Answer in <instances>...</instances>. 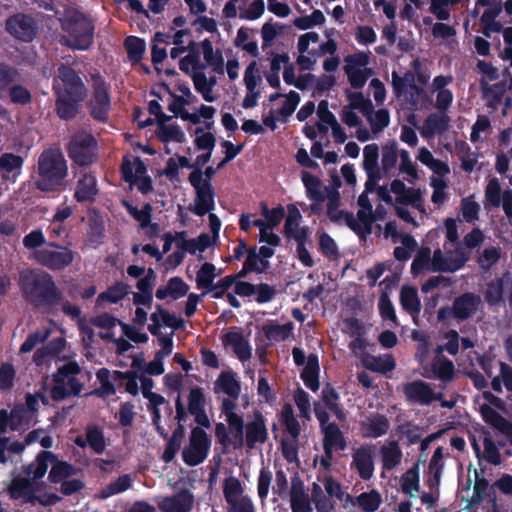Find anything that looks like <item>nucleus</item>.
Listing matches in <instances>:
<instances>
[{"label": "nucleus", "mask_w": 512, "mask_h": 512, "mask_svg": "<svg viewBox=\"0 0 512 512\" xmlns=\"http://www.w3.org/2000/svg\"><path fill=\"white\" fill-rule=\"evenodd\" d=\"M97 179L91 172L84 173L77 181L74 199L78 203H93L98 195Z\"/></svg>", "instance_id": "4be33fe9"}, {"label": "nucleus", "mask_w": 512, "mask_h": 512, "mask_svg": "<svg viewBox=\"0 0 512 512\" xmlns=\"http://www.w3.org/2000/svg\"><path fill=\"white\" fill-rule=\"evenodd\" d=\"M319 360L316 354H309L307 357L306 366L303 368L300 378L305 386L313 392L319 389Z\"/></svg>", "instance_id": "c756f323"}, {"label": "nucleus", "mask_w": 512, "mask_h": 512, "mask_svg": "<svg viewBox=\"0 0 512 512\" xmlns=\"http://www.w3.org/2000/svg\"><path fill=\"white\" fill-rule=\"evenodd\" d=\"M325 191L327 192V216L333 223H340L345 221V224L351 229L356 230L358 222L355 219L353 213L344 210H339L340 206V194L336 189H331L326 186Z\"/></svg>", "instance_id": "a211bd4d"}, {"label": "nucleus", "mask_w": 512, "mask_h": 512, "mask_svg": "<svg viewBox=\"0 0 512 512\" xmlns=\"http://www.w3.org/2000/svg\"><path fill=\"white\" fill-rule=\"evenodd\" d=\"M254 268L251 264V261H244L242 265V269L236 273L228 275L232 277L235 281L234 285V293L239 297H251L255 296V301L259 304H264L272 301L276 294L277 290L275 286L270 285L268 283H259L252 284L247 281H241L240 279L245 278L248 274L254 273Z\"/></svg>", "instance_id": "0eeeda50"}, {"label": "nucleus", "mask_w": 512, "mask_h": 512, "mask_svg": "<svg viewBox=\"0 0 512 512\" xmlns=\"http://www.w3.org/2000/svg\"><path fill=\"white\" fill-rule=\"evenodd\" d=\"M401 244L402 246H397L394 248L393 255L398 261H407L412 252L417 248V241L410 234H405L401 236Z\"/></svg>", "instance_id": "6e6d98bb"}, {"label": "nucleus", "mask_w": 512, "mask_h": 512, "mask_svg": "<svg viewBox=\"0 0 512 512\" xmlns=\"http://www.w3.org/2000/svg\"><path fill=\"white\" fill-rule=\"evenodd\" d=\"M86 439L89 447L96 453L102 454L106 448V441L103 431L98 426H88Z\"/></svg>", "instance_id": "864d4df0"}, {"label": "nucleus", "mask_w": 512, "mask_h": 512, "mask_svg": "<svg viewBox=\"0 0 512 512\" xmlns=\"http://www.w3.org/2000/svg\"><path fill=\"white\" fill-rule=\"evenodd\" d=\"M214 393H223L232 399H238L241 393V384L232 370L222 371L214 382Z\"/></svg>", "instance_id": "5701e85b"}, {"label": "nucleus", "mask_w": 512, "mask_h": 512, "mask_svg": "<svg viewBox=\"0 0 512 512\" xmlns=\"http://www.w3.org/2000/svg\"><path fill=\"white\" fill-rule=\"evenodd\" d=\"M352 465L362 480H370L374 472L373 456L370 448L360 447L353 453Z\"/></svg>", "instance_id": "bb28decb"}, {"label": "nucleus", "mask_w": 512, "mask_h": 512, "mask_svg": "<svg viewBox=\"0 0 512 512\" xmlns=\"http://www.w3.org/2000/svg\"><path fill=\"white\" fill-rule=\"evenodd\" d=\"M405 399L412 404L428 406L432 403V386L423 380H413L403 385Z\"/></svg>", "instance_id": "6ab92c4d"}, {"label": "nucleus", "mask_w": 512, "mask_h": 512, "mask_svg": "<svg viewBox=\"0 0 512 512\" xmlns=\"http://www.w3.org/2000/svg\"><path fill=\"white\" fill-rule=\"evenodd\" d=\"M188 180L195 190L194 204H190L188 210L200 217L212 212L215 209L214 187L199 185V178L196 173L189 174Z\"/></svg>", "instance_id": "4468645a"}, {"label": "nucleus", "mask_w": 512, "mask_h": 512, "mask_svg": "<svg viewBox=\"0 0 512 512\" xmlns=\"http://www.w3.org/2000/svg\"><path fill=\"white\" fill-rule=\"evenodd\" d=\"M75 473L76 468L72 464L66 461L58 460L56 458L52 462V467L48 475V480L53 484H57L65 480L66 478L74 475Z\"/></svg>", "instance_id": "c03bdc74"}, {"label": "nucleus", "mask_w": 512, "mask_h": 512, "mask_svg": "<svg viewBox=\"0 0 512 512\" xmlns=\"http://www.w3.org/2000/svg\"><path fill=\"white\" fill-rule=\"evenodd\" d=\"M38 26L31 15L17 13L6 20V31L18 40L31 42L37 34Z\"/></svg>", "instance_id": "dca6fc26"}, {"label": "nucleus", "mask_w": 512, "mask_h": 512, "mask_svg": "<svg viewBox=\"0 0 512 512\" xmlns=\"http://www.w3.org/2000/svg\"><path fill=\"white\" fill-rule=\"evenodd\" d=\"M434 253L431 254V249L428 246H422L416 253L412 264L411 273L418 275L423 271H430L433 267Z\"/></svg>", "instance_id": "a19ab883"}, {"label": "nucleus", "mask_w": 512, "mask_h": 512, "mask_svg": "<svg viewBox=\"0 0 512 512\" xmlns=\"http://www.w3.org/2000/svg\"><path fill=\"white\" fill-rule=\"evenodd\" d=\"M294 325L292 322L285 324H276L273 322L266 323L262 326L264 336L270 341H283L290 337Z\"/></svg>", "instance_id": "58836bf2"}, {"label": "nucleus", "mask_w": 512, "mask_h": 512, "mask_svg": "<svg viewBox=\"0 0 512 512\" xmlns=\"http://www.w3.org/2000/svg\"><path fill=\"white\" fill-rule=\"evenodd\" d=\"M266 418L259 410L253 411V418L245 425L244 445L253 449L257 444H264L268 440Z\"/></svg>", "instance_id": "f3484780"}, {"label": "nucleus", "mask_w": 512, "mask_h": 512, "mask_svg": "<svg viewBox=\"0 0 512 512\" xmlns=\"http://www.w3.org/2000/svg\"><path fill=\"white\" fill-rule=\"evenodd\" d=\"M398 143L396 140H390L382 146L381 169L387 173L391 171L398 160Z\"/></svg>", "instance_id": "de8ad7c7"}, {"label": "nucleus", "mask_w": 512, "mask_h": 512, "mask_svg": "<svg viewBox=\"0 0 512 512\" xmlns=\"http://www.w3.org/2000/svg\"><path fill=\"white\" fill-rule=\"evenodd\" d=\"M132 486V478L129 474L120 475L115 481L103 487L99 492L101 499L110 498L116 494L123 493Z\"/></svg>", "instance_id": "37998d69"}, {"label": "nucleus", "mask_w": 512, "mask_h": 512, "mask_svg": "<svg viewBox=\"0 0 512 512\" xmlns=\"http://www.w3.org/2000/svg\"><path fill=\"white\" fill-rule=\"evenodd\" d=\"M381 456L383 468L392 470L401 463L403 454L398 442L393 440L381 447Z\"/></svg>", "instance_id": "ea45409f"}, {"label": "nucleus", "mask_w": 512, "mask_h": 512, "mask_svg": "<svg viewBox=\"0 0 512 512\" xmlns=\"http://www.w3.org/2000/svg\"><path fill=\"white\" fill-rule=\"evenodd\" d=\"M121 203L128 214L139 222L141 228L144 229L150 225L152 215V206L150 203H145L140 210L133 206L128 200H122Z\"/></svg>", "instance_id": "49530a36"}, {"label": "nucleus", "mask_w": 512, "mask_h": 512, "mask_svg": "<svg viewBox=\"0 0 512 512\" xmlns=\"http://www.w3.org/2000/svg\"><path fill=\"white\" fill-rule=\"evenodd\" d=\"M319 252L329 259H336L339 255L335 240L326 232L319 236Z\"/></svg>", "instance_id": "774afa93"}, {"label": "nucleus", "mask_w": 512, "mask_h": 512, "mask_svg": "<svg viewBox=\"0 0 512 512\" xmlns=\"http://www.w3.org/2000/svg\"><path fill=\"white\" fill-rule=\"evenodd\" d=\"M53 80L56 115L64 121L74 119L80 111L81 104L88 95L81 71L71 65L61 63Z\"/></svg>", "instance_id": "f257e3e1"}, {"label": "nucleus", "mask_w": 512, "mask_h": 512, "mask_svg": "<svg viewBox=\"0 0 512 512\" xmlns=\"http://www.w3.org/2000/svg\"><path fill=\"white\" fill-rule=\"evenodd\" d=\"M468 259V254L461 247L447 251L445 254L441 249H435L431 272L454 273L463 268Z\"/></svg>", "instance_id": "2eb2a0df"}, {"label": "nucleus", "mask_w": 512, "mask_h": 512, "mask_svg": "<svg viewBox=\"0 0 512 512\" xmlns=\"http://www.w3.org/2000/svg\"><path fill=\"white\" fill-rule=\"evenodd\" d=\"M211 445L208 434L200 427L191 430L189 445L182 451L185 464L194 467L201 464L207 457Z\"/></svg>", "instance_id": "9b49d317"}, {"label": "nucleus", "mask_w": 512, "mask_h": 512, "mask_svg": "<svg viewBox=\"0 0 512 512\" xmlns=\"http://www.w3.org/2000/svg\"><path fill=\"white\" fill-rule=\"evenodd\" d=\"M401 489L405 494L412 496L413 491L419 490V466L415 464L407 470L401 477Z\"/></svg>", "instance_id": "bf43d9fd"}, {"label": "nucleus", "mask_w": 512, "mask_h": 512, "mask_svg": "<svg viewBox=\"0 0 512 512\" xmlns=\"http://www.w3.org/2000/svg\"><path fill=\"white\" fill-rule=\"evenodd\" d=\"M215 277V265L210 262H205L196 274V285L199 289L205 288L208 292L214 284Z\"/></svg>", "instance_id": "3c124183"}, {"label": "nucleus", "mask_w": 512, "mask_h": 512, "mask_svg": "<svg viewBox=\"0 0 512 512\" xmlns=\"http://www.w3.org/2000/svg\"><path fill=\"white\" fill-rule=\"evenodd\" d=\"M358 506L364 512H375L381 502L382 498L378 491L371 490L370 492H363L356 498Z\"/></svg>", "instance_id": "13d9d810"}, {"label": "nucleus", "mask_w": 512, "mask_h": 512, "mask_svg": "<svg viewBox=\"0 0 512 512\" xmlns=\"http://www.w3.org/2000/svg\"><path fill=\"white\" fill-rule=\"evenodd\" d=\"M224 346H231L237 358L244 362L251 358L252 350L247 340L240 332L229 331L222 335Z\"/></svg>", "instance_id": "a878e982"}, {"label": "nucleus", "mask_w": 512, "mask_h": 512, "mask_svg": "<svg viewBox=\"0 0 512 512\" xmlns=\"http://www.w3.org/2000/svg\"><path fill=\"white\" fill-rule=\"evenodd\" d=\"M379 147L377 144H368L363 149V168L365 172L381 171L378 164Z\"/></svg>", "instance_id": "052dcab7"}, {"label": "nucleus", "mask_w": 512, "mask_h": 512, "mask_svg": "<svg viewBox=\"0 0 512 512\" xmlns=\"http://www.w3.org/2000/svg\"><path fill=\"white\" fill-rule=\"evenodd\" d=\"M412 339L418 342L415 352V360L422 364L427 359L430 352L429 336L415 330L412 332Z\"/></svg>", "instance_id": "69168bd1"}, {"label": "nucleus", "mask_w": 512, "mask_h": 512, "mask_svg": "<svg viewBox=\"0 0 512 512\" xmlns=\"http://www.w3.org/2000/svg\"><path fill=\"white\" fill-rule=\"evenodd\" d=\"M24 159L17 154L6 152L0 155V172H3L1 177L4 180H9L10 173H13V178L21 174ZM15 179H13L14 181Z\"/></svg>", "instance_id": "2f4dec72"}, {"label": "nucleus", "mask_w": 512, "mask_h": 512, "mask_svg": "<svg viewBox=\"0 0 512 512\" xmlns=\"http://www.w3.org/2000/svg\"><path fill=\"white\" fill-rule=\"evenodd\" d=\"M201 49L206 64L210 65L215 73L222 74L224 72L222 52L220 50L214 52L213 44L208 38L201 42Z\"/></svg>", "instance_id": "e433bc0d"}, {"label": "nucleus", "mask_w": 512, "mask_h": 512, "mask_svg": "<svg viewBox=\"0 0 512 512\" xmlns=\"http://www.w3.org/2000/svg\"><path fill=\"white\" fill-rule=\"evenodd\" d=\"M90 116L99 123H106L111 110L109 86L102 79L95 81L92 98L88 105Z\"/></svg>", "instance_id": "f8f14e48"}, {"label": "nucleus", "mask_w": 512, "mask_h": 512, "mask_svg": "<svg viewBox=\"0 0 512 512\" xmlns=\"http://www.w3.org/2000/svg\"><path fill=\"white\" fill-rule=\"evenodd\" d=\"M120 171L123 180L127 183H135L139 178L137 188L142 194H147L153 190L152 180L149 176H145L147 168L140 157H135L134 162H131L128 156H124Z\"/></svg>", "instance_id": "ddd939ff"}, {"label": "nucleus", "mask_w": 512, "mask_h": 512, "mask_svg": "<svg viewBox=\"0 0 512 512\" xmlns=\"http://www.w3.org/2000/svg\"><path fill=\"white\" fill-rule=\"evenodd\" d=\"M390 191L397 195L396 201L401 205L418 206L422 202L420 189L406 187L402 180H393L390 184Z\"/></svg>", "instance_id": "393cba45"}, {"label": "nucleus", "mask_w": 512, "mask_h": 512, "mask_svg": "<svg viewBox=\"0 0 512 512\" xmlns=\"http://www.w3.org/2000/svg\"><path fill=\"white\" fill-rule=\"evenodd\" d=\"M34 174L37 190L44 193L61 192L66 189L67 160L59 149H45L38 156Z\"/></svg>", "instance_id": "7ed1b4c3"}, {"label": "nucleus", "mask_w": 512, "mask_h": 512, "mask_svg": "<svg viewBox=\"0 0 512 512\" xmlns=\"http://www.w3.org/2000/svg\"><path fill=\"white\" fill-rule=\"evenodd\" d=\"M63 32L60 43L72 50L87 51L94 44L95 25L85 13L77 10H67L58 19Z\"/></svg>", "instance_id": "20e7f679"}, {"label": "nucleus", "mask_w": 512, "mask_h": 512, "mask_svg": "<svg viewBox=\"0 0 512 512\" xmlns=\"http://www.w3.org/2000/svg\"><path fill=\"white\" fill-rule=\"evenodd\" d=\"M390 428L388 418L381 413H371L367 421L360 422L361 434L364 438H379L387 434Z\"/></svg>", "instance_id": "aec40b11"}, {"label": "nucleus", "mask_w": 512, "mask_h": 512, "mask_svg": "<svg viewBox=\"0 0 512 512\" xmlns=\"http://www.w3.org/2000/svg\"><path fill=\"white\" fill-rule=\"evenodd\" d=\"M56 459V455L50 451H41L36 456L35 462L24 467L27 475H32L33 479L24 477H15L9 486L10 496L13 499L25 498L31 501L36 492L42 489L37 480L42 479L50 463Z\"/></svg>", "instance_id": "39448f33"}, {"label": "nucleus", "mask_w": 512, "mask_h": 512, "mask_svg": "<svg viewBox=\"0 0 512 512\" xmlns=\"http://www.w3.org/2000/svg\"><path fill=\"white\" fill-rule=\"evenodd\" d=\"M301 180L309 200L313 202H324L326 200V194L322 190V182L317 176L307 171H302Z\"/></svg>", "instance_id": "473e14b6"}, {"label": "nucleus", "mask_w": 512, "mask_h": 512, "mask_svg": "<svg viewBox=\"0 0 512 512\" xmlns=\"http://www.w3.org/2000/svg\"><path fill=\"white\" fill-rule=\"evenodd\" d=\"M222 490L227 504L235 499L245 496L241 481L234 476H229L224 479Z\"/></svg>", "instance_id": "09e8293b"}, {"label": "nucleus", "mask_w": 512, "mask_h": 512, "mask_svg": "<svg viewBox=\"0 0 512 512\" xmlns=\"http://www.w3.org/2000/svg\"><path fill=\"white\" fill-rule=\"evenodd\" d=\"M48 248L35 250L33 259L39 265L51 271H62L70 266L75 257V252L67 246L49 243Z\"/></svg>", "instance_id": "1a4fd4ad"}, {"label": "nucleus", "mask_w": 512, "mask_h": 512, "mask_svg": "<svg viewBox=\"0 0 512 512\" xmlns=\"http://www.w3.org/2000/svg\"><path fill=\"white\" fill-rule=\"evenodd\" d=\"M480 412L484 422L494 427L495 429L503 433H507L512 429L511 423L488 404H483L480 407Z\"/></svg>", "instance_id": "f704fd0d"}, {"label": "nucleus", "mask_w": 512, "mask_h": 512, "mask_svg": "<svg viewBox=\"0 0 512 512\" xmlns=\"http://www.w3.org/2000/svg\"><path fill=\"white\" fill-rule=\"evenodd\" d=\"M290 502L292 512H312L310 501L302 487L297 490L293 486Z\"/></svg>", "instance_id": "e2e57ef3"}, {"label": "nucleus", "mask_w": 512, "mask_h": 512, "mask_svg": "<svg viewBox=\"0 0 512 512\" xmlns=\"http://www.w3.org/2000/svg\"><path fill=\"white\" fill-rule=\"evenodd\" d=\"M80 373L81 367L76 361H69L60 366L52 375L54 382L50 390L52 400L62 401L69 396H79L84 385L75 376Z\"/></svg>", "instance_id": "423d86ee"}, {"label": "nucleus", "mask_w": 512, "mask_h": 512, "mask_svg": "<svg viewBox=\"0 0 512 512\" xmlns=\"http://www.w3.org/2000/svg\"><path fill=\"white\" fill-rule=\"evenodd\" d=\"M194 503L192 493L183 489L171 497L163 500L160 508L163 512H190Z\"/></svg>", "instance_id": "b1692460"}, {"label": "nucleus", "mask_w": 512, "mask_h": 512, "mask_svg": "<svg viewBox=\"0 0 512 512\" xmlns=\"http://www.w3.org/2000/svg\"><path fill=\"white\" fill-rule=\"evenodd\" d=\"M323 437V445L335 450H344L347 442L339 426L335 422H331L324 429L321 430Z\"/></svg>", "instance_id": "c9c22d12"}, {"label": "nucleus", "mask_w": 512, "mask_h": 512, "mask_svg": "<svg viewBox=\"0 0 512 512\" xmlns=\"http://www.w3.org/2000/svg\"><path fill=\"white\" fill-rule=\"evenodd\" d=\"M357 218L358 227L355 228L356 230L352 231L356 233L360 238L365 239L367 235L372 233V225L376 220V216L374 215L373 211L370 212L366 210H358Z\"/></svg>", "instance_id": "4d7b16f0"}, {"label": "nucleus", "mask_w": 512, "mask_h": 512, "mask_svg": "<svg viewBox=\"0 0 512 512\" xmlns=\"http://www.w3.org/2000/svg\"><path fill=\"white\" fill-rule=\"evenodd\" d=\"M344 70L351 87L354 89L363 88L371 75V69L369 68H364L362 70L351 65H346Z\"/></svg>", "instance_id": "603ef678"}, {"label": "nucleus", "mask_w": 512, "mask_h": 512, "mask_svg": "<svg viewBox=\"0 0 512 512\" xmlns=\"http://www.w3.org/2000/svg\"><path fill=\"white\" fill-rule=\"evenodd\" d=\"M367 120L370 123L372 132L377 134L389 125L390 114L387 109L381 108L374 111L373 115H371Z\"/></svg>", "instance_id": "338daca9"}, {"label": "nucleus", "mask_w": 512, "mask_h": 512, "mask_svg": "<svg viewBox=\"0 0 512 512\" xmlns=\"http://www.w3.org/2000/svg\"><path fill=\"white\" fill-rule=\"evenodd\" d=\"M400 303L406 312L412 316L418 315L421 310V302L416 288L403 286L400 291Z\"/></svg>", "instance_id": "4c0bfd02"}, {"label": "nucleus", "mask_w": 512, "mask_h": 512, "mask_svg": "<svg viewBox=\"0 0 512 512\" xmlns=\"http://www.w3.org/2000/svg\"><path fill=\"white\" fill-rule=\"evenodd\" d=\"M69 158L78 166L92 165L98 156V142L86 131L75 132L66 147Z\"/></svg>", "instance_id": "6e6552de"}, {"label": "nucleus", "mask_w": 512, "mask_h": 512, "mask_svg": "<svg viewBox=\"0 0 512 512\" xmlns=\"http://www.w3.org/2000/svg\"><path fill=\"white\" fill-rule=\"evenodd\" d=\"M128 58L132 62H139L145 53V40L137 36H128L124 41Z\"/></svg>", "instance_id": "8fccbe9b"}, {"label": "nucleus", "mask_w": 512, "mask_h": 512, "mask_svg": "<svg viewBox=\"0 0 512 512\" xmlns=\"http://www.w3.org/2000/svg\"><path fill=\"white\" fill-rule=\"evenodd\" d=\"M480 86L483 98L487 101V106L493 110H496L501 104L505 94V84L503 82H497L493 85H490L484 78H482L480 80Z\"/></svg>", "instance_id": "7c9ffc66"}, {"label": "nucleus", "mask_w": 512, "mask_h": 512, "mask_svg": "<svg viewBox=\"0 0 512 512\" xmlns=\"http://www.w3.org/2000/svg\"><path fill=\"white\" fill-rule=\"evenodd\" d=\"M185 435L183 424H178L174 429L172 436L168 439L166 448L163 452L162 459L165 463H170L175 458L181 447V441Z\"/></svg>", "instance_id": "79ce46f5"}, {"label": "nucleus", "mask_w": 512, "mask_h": 512, "mask_svg": "<svg viewBox=\"0 0 512 512\" xmlns=\"http://www.w3.org/2000/svg\"><path fill=\"white\" fill-rule=\"evenodd\" d=\"M503 293L504 280L502 278H497L496 280L488 283L485 292V300L491 306L497 305L502 301Z\"/></svg>", "instance_id": "0e129e2a"}, {"label": "nucleus", "mask_w": 512, "mask_h": 512, "mask_svg": "<svg viewBox=\"0 0 512 512\" xmlns=\"http://www.w3.org/2000/svg\"><path fill=\"white\" fill-rule=\"evenodd\" d=\"M18 286L23 299L34 308H46L59 305L63 293L47 271L28 268L19 273Z\"/></svg>", "instance_id": "f03ea898"}, {"label": "nucleus", "mask_w": 512, "mask_h": 512, "mask_svg": "<svg viewBox=\"0 0 512 512\" xmlns=\"http://www.w3.org/2000/svg\"><path fill=\"white\" fill-rule=\"evenodd\" d=\"M157 137L163 143L170 141L183 143L185 141V134L177 124L162 126L158 129Z\"/></svg>", "instance_id": "680f3d73"}, {"label": "nucleus", "mask_w": 512, "mask_h": 512, "mask_svg": "<svg viewBox=\"0 0 512 512\" xmlns=\"http://www.w3.org/2000/svg\"><path fill=\"white\" fill-rule=\"evenodd\" d=\"M431 371L442 383L450 382L455 376L453 362L445 356H436L431 363Z\"/></svg>", "instance_id": "72a5a7b5"}, {"label": "nucleus", "mask_w": 512, "mask_h": 512, "mask_svg": "<svg viewBox=\"0 0 512 512\" xmlns=\"http://www.w3.org/2000/svg\"><path fill=\"white\" fill-rule=\"evenodd\" d=\"M188 291L189 285L181 277L174 276L168 280L167 285L157 288L155 296L159 300H164L167 297L178 300L187 295Z\"/></svg>", "instance_id": "cd10ccee"}, {"label": "nucleus", "mask_w": 512, "mask_h": 512, "mask_svg": "<svg viewBox=\"0 0 512 512\" xmlns=\"http://www.w3.org/2000/svg\"><path fill=\"white\" fill-rule=\"evenodd\" d=\"M480 297L474 293H464L455 298L452 305V317L458 321L470 318L477 310Z\"/></svg>", "instance_id": "412c9836"}, {"label": "nucleus", "mask_w": 512, "mask_h": 512, "mask_svg": "<svg viewBox=\"0 0 512 512\" xmlns=\"http://www.w3.org/2000/svg\"><path fill=\"white\" fill-rule=\"evenodd\" d=\"M450 117L443 113H431L424 121L421 135L424 138H431L435 134H442L449 128Z\"/></svg>", "instance_id": "c85d7f7f"}, {"label": "nucleus", "mask_w": 512, "mask_h": 512, "mask_svg": "<svg viewBox=\"0 0 512 512\" xmlns=\"http://www.w3.org/2000/svg\"><path fill=\"white\" fill-rule=\"evenodd\" d=\"M227 426L222 423L215 424V437L224 448L232 445L235 449L244 446L245 422L242 415H230L226 420Z\"/></svg>", "instance_id": "9d476101"}, {"label": "nucleus", "mask_w": 512, "mask_h": 512, "mask_svg": "<svg viewBox=\"0 0 512 512\" xmlns=\"http://www.w3.org/2000/svg\"><path fill=\"white\" fill-rule=\"evenodd\" d=\"M280 420L285 426V429L291 438L298 439L301 428L298 420L294 415L293 408L289 403L283 405L280 414Z\"/></svg>", "instance_id": "a18cd8bd"}, {"label": "nucleus", "mask_w": 512, "mask_h": 512, "mask_svg": "<svg viewBox=\"0 0 512 512\" xmlns=\"http://www.w3.org/2000/svg\"><path fill=\"white\" fill-rule=\"evenodd\" d=\"M128 289V284L124 282H116L115 284L108 287L105 292L100 293L98 300H105L110 303H118L126 297L128 294Z\"/></svg>", "instance_id": "5fc2aeb1"}]
</instances>
